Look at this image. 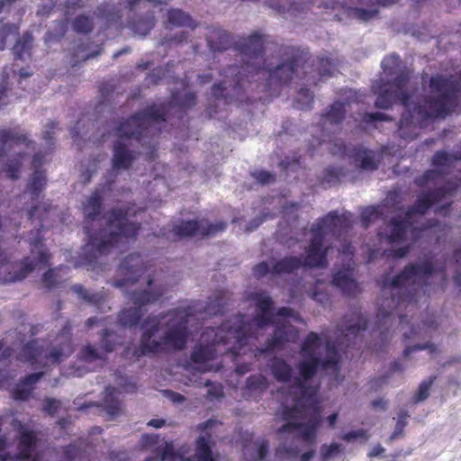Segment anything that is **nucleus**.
Instances as JSON below:
<instances>
[{
	"mask_svg": "<svg viewBox=\"0 0 461 461\" xmlns=\"http://www.w3.org/2000/svg\"><path fill=\"white\" fill-rule=\"evenodd\" d=\"M336 343L326 334L319 337L310 333L303 344L302 360L295 375L283 359L273 360L272 374L282 384L276 396L280 402L277 416L285 421L276 430L281 444L278 452L295 455L301 444L315 439L321 415L317 398L318 384L313 376L321 366L337 379L339 356Z\"/></svg>",
	"mask_w": 461,
	"mask_h": 461,
	"instance_id": "nucleus-1",
	"label": "nucleus"
},
{
	"mask_svg": "<svg viewBox=\"0 0 461 461\" xmlns=\"http://www.w3.org/2000/svg\"><path fill=\"white\" fill-rule=\"evenodd\" d=\"M255 304V316L250 322L243 316H234L217 330L206 328L202 333L198 346L192 353L194 369L199 372L216 371L221 367L217 357L224 353L240 355L248 341L267 332H273L266 348L258 349L261 354L266 350L274 349L284 341L296 339L297 331L293 322L301 321L298 313L289 308H281L274 317L272 300L265 292H258L251 295Z\"/></svg>",
	"mask_w": 461,
	"mask_h": 461,
	"instance_id": "nucleus-2",
	"label": "nucleus"
},
{
	"mask_svg": "<svg viewBox=\"0 0 461 461\" xmlns=\"http://www.w3.org/2000/svg\"><path fill=\"white\" fill-rule=\"evenodd\" d=\"M383 73L387 82L382 78L373 86L377 95L375 105L379 108H388L395 102H400L404 107L399 122L400 135L403 139H412L418 134V130L426 124V121L438 116H445L455 109L459 103L454 81L448 82L441 77L430 78L427 95L422 100L408 94L411 83L408 73L401 68L399 57L392 54L382 61Z\"/></svg>",
	"mask_w": 461,
	"mask_h": 461,
	"instance_id": "nucleus-3",
	"label": "nucleus"
},
{
	"mask_svg": "<svg viewBox=\"0 0 461 461\" xmlns=\"http://www.w3.org/2000/svg\"><path fill=\"white\" fill-rule=\"evenodd\" d=\"M442 280L443 275L433 267L430 260L410 267L394 278L385 276L375 321L381 335L393 322V310L401 308L405 303L418 302L434 290L432 284Z\"/></svg>",
	"mask_w": 461,
	"mask_h": 461,
	"instance_id": "nucleus-4",
	"label": "nucleus"
},
{
	"mask_svg": "<svg viewBox=\"0 0 461 461\" xmlns=\"http://www.w3.org/2000/svg\"><path fill=\"white\" fill-rule=\"evenodd\" d=\"M352 215L349 212L339 216L330 213L312 228L309 232L311 243L306 249L303 262L297 258H285L278 262L270 260L262 262L254 268V275L262 277L270 275H282L293 272L301 266L309 267H324L327 256L332 248H324V244L331 237H339L341 232L351 226Z\"/></svg>",
	"mask_w": 461,
	"mask_h": 461,
	"instance_id": "nucleus-5",
	"label": "nucleus"
},
{
	"mask_svg": "<svg viewBox=\"0 0 461 461\" xmlns=\"http://www.w3.org/2000/svg\"><path fill=\"white\" fill-rule=\"evenodd\" d=\"M193 321L194 316L186 310H174L159 317H149L141 326V354L182 349L187 340L188 325Z\"/></svg>",
	"mask_w": 461,
	"mask_h": 461,
	"instance_id": "nucleus-6",
	"label": "nucleus"
},
{
	"mask_svg": "<svg viewBox=\"0 0 461 461\" xmlns=\"http://www.w3.org/2000/svg\"><path fill=\"white\" fill-rule=\"evenodd\" d=\"M165 107L161 104L154 105L145 110L140 114L131 117L127 122L122 123L116 129L115 135L118 138L114 145V153L113 158V170L126 169L133 160L132 154L128 150L125 141L131 138H136L144 141L143 145H148L149 152L147 156L153 158V149L155 146L150 141L146 142L145 138L149 134L158 130V125L166 120Z\"/></svg>",
	"mask_w": 461,
	"mask_h": 461,
	"instance_id": "nucleus-7",
	"label": "nucleus"
},
{
	"mask_svg": "<svg viewBox=\"0 0 461 461\" xmlns=\"http://www.w3.org/2000/svg\"><path fill=\"white\" fill-rule=\"evenodd\" d=\"M133 213L131 209L124 212L119 210L100 218V222H105L106 228L101 230L98 237L90 235L87 231L89 240L83 248L84 257L77 265L92 266L98 256L110 253L112 249L128 243L138 230L130 220Z\"/></svg>",
	"mask_w": 461,
	"mask_h": 461,
	"instance_id": "nucleus-8",
	"label": "nucleus"
},
{
	"mask_svg": "<svg viewBox=\"0 0 461 461\" xmlns=\"http://www.w3.org/2000/svg\"><path fill=\"white\" fill-rule=\"evenodd\" d=\"M263 45L264 39L258 33L252 34L246 40L245 46L242 50V59L244 60V65L242 66L241 70L237 71L238 68L236 67L229 68L228 73L233 78H231V80L225 79L221 85L213 86L212 92L216 97L224 95V91L227 90V85L230 86L231 83H234L235 86H241L245 81V77L248 78L249 74L254 72L263 76L267 73L269 77L268 86L270 87L278 82L286 83L292 78L294 74V66L293 62L282 64L277 66L275 69L268 68L267 71L265 69L258 70L256 68L255 63H258L260 60L259 54L263 50Z\"/></svg>",
	"mask_w": 461,
	"mask_h": 461,
	"instance_id": "nucleus-9",
	"label": "nucleus"
},
{
	"mask_svg": "<svg viewBox=\"0 0 461 461\" xmlns=\"http://www.w3.org/2000/svg\"><path fill=\"white\" fill-rule=\"evenodd\" d=\"M420 219L407 211L404 219L400 215L393 217L390 224L378 233L379 244L368 248V261L374 260L378 254L387 257L402 258L407 253V247L400 246L404 240L416 239L420 232Z\"/></svg>",
	"mask_w": 461,
	"mask_h": 461,
	"instance_id": "nucleus-10",
	"label": "nucleus"
},
{
	"mask_svg": "<svg viewBox=\"0 0 461 461\" xmlns=\"http://www.w3.org/2000/svg\"><path fill=\"white\" fill-rule=\"evenodd\" d=\"M217 425L215 420H209L198 426L201 433L196 440V450L194 456L185 457L186 452L183 447L176 453L173 443L166 442L161 453L155 457L156 461H213L210 441L211 435Z\"/></svg>",
	"mask_w": 461,
	"mask_h": 461,
	"instance_id": "nucleus-11",
	"label": "nucleus"
},
{
	"mask_svg": "<svg viewBox=\"0 0 461 461\" xmlns=\"http://www.w3.org/2000/svg\"><path fill=\"white\" fill-rule=\"evenodd\" d=\"M23 148L32 150L34 148L28 141L24 133L17 131H2L0 133V161H10L6 165V172L11 178L18 176L17 172L20 163L17 156H21Z\"/></svg>",
	"mask_w": 461,
	"mask_h": 461,
	"instance_id": "nucleus-12",
	"label": "nucleus"
},
{
	"mask_svg": "<svg viewBox=\"0 0 461 461\" xmlns=\"http://www.w3.org/2000/svg\"><path fill=\"white\" fill-rule=\"evenodd\" d=\"M72 353L70 340L67 331L58 339L57 344L51 349H44L38 340H34L23 348V357L39 365H48L62 361Z\"/></svg>",
	"mask_w": 461,
	"mask_h": 461,
	"instance_id": "nucleus-13",
	"label": "nucleus"
},
{
	"mask_svg": "<svg viewBox=\"0 0 461 461\" xmlns=\"http://www.w3.org/2000/svg\"><path fill=\"white\" fill-rule=\"evenodd\" d=\"M144 283L147 287L141 292L133 290L130 298L132 305L120 313L119 321L122 325L129 327L135 325L145 312V304L154 302L162 294L160 292H154L149 276L144 278Z\"/></svg>",
	"mask_w": 461,
	"mask_h": 461,
	"instance_id": "nucleus-14",
	"label": "nucleus"
},
{
	"mask_svg": "<svg viewBox=\"0 0 461 461\" xmlns=\"http://www.w3.org/2000/svg\"><path fill=\"white\" fill-rule=\"evenodd\" d=\"M142 273V259L139 255H131L123 259L117 269L114 285L127 289L140 280Z\"/></svg>",
	"mask_w": 461,
	"mask_h": 461,
	"instance_id": "nucleus-15",
	"label": "nucleus"
},
{
	"mask_svg": "<svg viewBox=\"0 0 461 461\" xmlns=\"http://www.w3.org/2000/svg\"><path fill=\"white\" fill-rule=\"evenodd\" d=\"M226 224L223 222L215 225L210 224L208 221L203 219L197 221H182L178 225H175L172 233L167 235V239L182 238L187 236L209 235L214 234L219 230H224Z\"/></svg>",
	"mask_w": 461,
	"mask_h": 461,
	"instance_id": "nucleus-16",
	"label": "nucleus"
},
{
	"mask_svg": "<svg viewBox=\"0 0 461 461\" xmlns=\"http://www.w3.org/2000/svg\"><path fill=\"white\" fill-rule=\"evenodd\" d=\"M366 321L359 312H353L347 316L343 324L338 329V345L340 348L348 346L356 339L358 332L366 328Z\"/></svg>",
	"mask_w": 461,
	"mask_h": 461,
	"instance_id": "nucleus-17",
	"label": "nucleus"
},
{
	"mask_svg": "<svg viewBox=\"0 0 461 461\" xmlns=\"http://www.w3.org/2000/svg\"><path fill=\"white\" fill-rule=\"evenodd\" d=\"M36 265L26 259L15 265L0 260V283L16 282L23 280L30 272L35 269Z\"/></svg>",
	"mask_w": 461,
	"mask_h": 461,
	"instance_id": "nucleus-18",
	"label": "nucleus"
},
{
	"mask_svg": "<svg viewBox=\"0 0 461 461\" xmlns=\"http://www.w3.org/2000/svg\"><path fill=\"white\" fill-rule=\"evenodd\" d=\"M118 384L120 389H116L114 387H108L106 389V395L104 399V406L107 409V411L113 416L116 415L120 411L119 394L122 392H132L135 388L134 383L130 381L127 377H120Z\"/></svg>",
	"mask_w": 461,
	"mask_h": 461,
	"instance_id": "nucleus-19",
	"label": "nucleus"
},
{
	"mask_svg": "<svg viewBox=\"0 0 461 461\" xmlns=\"http://www.w3.org/2000/svg\"><path fill=\"white\" fill-rule=\"evenodd\" d=\"M20 426L19 461H41L35 435Z\"/></svg>",
	"mask_w": 461,
	"mask_h": 461,
	"instance_id": "nucleus-20",
	"label": "nucleus"
},
{
	"mask_svg": "<svg viewBox=\"0 0 461 461\" xmlns=\"http://www.w3.org/2000/svg\"><path fill=\"white\" fill-rule=\"evenodd\" d=\"M397 0H352L357 5L354 7L348 6L353 10L354 15L358 21L366 22L374 18L377 14V5H390Z\"/></svg>",
	"mask_w": 461,
	"mask_h": 461,
	"instance_id": "nucleus-21",
	"label": "nucleus"
},
{
	"mask_svg": "<svg viewBox=\"0 0 461 461\" xmlns=\"http://www.w3.org/2000/svg\"><path fill=\"white\" fill-rule=\"evenodd\" d=\"M110 336L109 333L105 334V349L98 350L91 346H87L82 350L81 357L88 365L86 367L88 370H93L102 366L104 361V353L111 352L114 349V347L108 343Z\"/></svg>",
	"mask_w": 461,
	"mask_h": 461,
	"instance_id": "nucleus-22",
	"label": "nucleus"
},
{
	"mask_svg": "<svg viewBox=\"0 0 461 461\" xmlns=\"http://www.w3.org/2000/svg\"><path fill=\"white\" fill-rule=\"evenodd\" d=\"M332 285L339 288L346 294H354L358 292V285L353 278L349 264H348L347 268H344L334 275Z\"/></svg>",
	"mask_w": 461,
	"mask_h": 461,
	"instance_id": "nucleus-23",
	"label": "nucleus"
},
{
	"mask_svg": "<svg viewBox=\"0 0 461 461\" xmlns=\"http://www.w3.org/2000/svg\"><path fill=\"white\" fill-rule=\"evenodd\" d=\"M461 154H447L445 151H439L436 153L433 158V165L435 167L434 170L428 171L424 175V181L429 182L430 180H433L436 177V175L438 174H443L444 173V167H449L452 162L456 159H460Z\"/></svg>",
	"mask_w": 461,
	"mask_h": 461,
	"instance_id": "nucleus-24",
	"label": "nucleus"
},
{
	"mask_svg": "<svg viewBox=\"0 0 461 461\" xmlns=\"http://www.w3.org/2000/svg\"><path fill=\"white\" fill-rule=\"evenodd\" d=\"M267 442L264 438H258L246 445L243 450L246 461H262L267 455Z\"/></svg>",
	"mask_w": 461,
	"mask_h": 461,
	"instance_id": "nucleus-25",
	"label": "nucleus"
},
{
	"mask_svg": "<svg viewBox=\"0 0 461 461\" xmlns=\"http://www.w3.org/2000/svg\"><path fill=\"white\" fill-rule=\"evenodd\" d=\"M447 193H449V190H447ZM439 195L445 198L446 192L438 191L434 194H423L419 197L415 207L410 209L409 211L420 220L423 213L432 203L440 202L441 198L438 197Z\"/></svg>",
	"mask_w": 461,
	"mask_h": 461,
	"instance_id": "nucleus-26",
	"label": "nucleus"
},
{
	"mask_svg": "<svg viewBox=\"0 0 461 461\" xmlns=\"http://www.w3.org/2000/svg\"><path fill=\"white\" fill-rule=\"evenodd\" d=\"M354 160L357 165L366 170H372L376 167V156L372 150L363 148L354 149Z\"/></svg>",
	"mask_w": 461,
	"mask_h": 461,
	"instance_id": "nucleus-27",
	"label": "nucleus"
},
{
	"mask_svg": "<svg viewBox=\"0 0 461 461\" xmlns=\"http://www.w3.org/2000/svg\"><path fill=\"white\" fill-rule=\"evenodd\" d=\"M41 374H32L29 375L25 380L16 385L13 392L14 397L16 400H26L30 396L33 384L40 379Z\"/></svg>",
	"mask_w": 461,
	"mask_h": 461,
	"instance_id": "nucleus-28",
	"label": "nucleus"
},
{
	"mask_svg": "<svg viewBox=\"0 0 461 461\" xmlns=\"http://www.w3.org/2000/svg\"><path fill=\"white\" fill-rule=\"evenodd\" d=\"M345 112L346 107L344 104L340 102L334 103L331 105L330 110L322 118L323 128L328 130L329 125L339 123L342 120Z\"/></svg>",
	"mask_w": 461,
	"mask_h": 461,
	"instance_id": "nucleus-29",
	"label": "nucleus"
},
{
	"mask_svg": "<svg viewBox=\"0 0 461 461\" xmlns=\"http://www.w3.org/2000/svg\"><path fill=\"white\" fill-rule=\"evenodd\" d=\"M32 41V34L29 32H26L23 35L22 39L19 40L14 48V55L19 58L20 59L25 60L26 58L30 57V48Z\"/></svg>",
	"mask_w": 461,
	"mask_h": 461,
	"instance_id": "nucleus-30",
	"label": "nucleus"
},
{
	"mask_svg": "<svg viewBox=\"0 0 461 461\" xmlns=\"http://www.w3.org/2000/svg\"><path fill=\"white\" fill-rule=\"evenodd\" d=\"M168 22L176 26H186L194 28L192 18L181 10H171L168 12Z\"/></svg>",
	"mask_w": 461,
	"mask_h": 461,
	"instance_id": "nucleus-31",
	"label": "nucleus"
},
{
	"mask_svg": "<svg viewBox=\"0 0 461 461\" xmlns=\"http://www.w3.org/2000/svg\"><path fill=\"white\" fill-rule=\"evenodd\" d=\"M101 195L98 192L94 193L91 197L84 203V213L87 219L95 221V217L99 212Z\"/></svg>",
	"mask_w": 461,
	"mask_h": 461,
	"instance_id": "nucleus-32",
	"label": "nucleus"
},
{
	"mask_svg": "<svg viewBox=\"0 0 461 461\" xmlns=\"http://www.w3.org/2000/svg\"><path fill=\"white\" fill-rule=\"evenodd\" d=\"M68 268L67 267H59L56 269H51L46 272L43 276V282L49 287L54 286L56 284L59 283L61 280L65 279L64 276H67Z\"/></svg>",
	"mask_w": 461,
	"mask_h": 461,
	"instance_id": "nucleus-33",
	"label": "nucleus"
},
{
	"mask_svg": "<svg viewBox=\"0 0 461 461\" xmlns=\"http://www.w3.org/2000/svg\"><path fill=\"white\" fill-rule=\"evenodd\" d=\"M357 4H354L352 0H348L345 2L344 0H329L326 3L327 8H331L333 10L335 9H341L344 13H346L349 17L354 18L356 20H358L353 14V10L349 9L348 6L355 7L357 6Z\"/></svg>",
	"mask_w": 461,
	"mask_h": 461,
	"instance_id": "nucleus-34",
	"label": "nucleus"
},
{
	"mask_svg": "<svg viewBox=\"0 0 461 461\" xmlns=\"http://www.w3.org/2000/svg\"><path fill=\"white\" fill-rule=\"evenodd\" d=\"M32 253L33 258H37L39 265H46L49 262L50 255L41 241H36L33 244Z\"/></svg>",
	"mask_w": 461,
	"mask_h": 461,
	"instance_id": "nucleus-35",
	"label": "nucleus"
},
{
	"mask_svg": "<svg viewBox=\"0 0 461 461\" xmlns=\"http://www.w3.org/2000/svg\"><path fill=\"white\" fill-rule=\"evenodd\" d=\"M45 183V177L43 174L40 171H35L31 178V182L29 184V189L32 193V195L38 196L39 192L41 190Z\"/></svg>",
	"mask_w": 461,
	"mask_h": 461,
	"instance_id": "nucleus-36",
	"label": "nucleus"
},
{
	"mask_svg": "<svg viewBox=\"0 0 461 461\" xmlns=\"http://www.w3.org/2000/svg\"><path fill=\"white\" fill-rule=\"evenodd\" d=\"M382 213H383L382 208L379 210L375 207L366 208L361 213V221H362L363 225L367 227L371 221H374L376 219H378L379 215Z\"/></svg>",
	"mask_w": 461,
	"mask_h": 461,
	"instance_id": "nucleus-37",
	"label": "nucleus"
},
{
	"mask_svg": "<svg viewBox=\"0 0 461 461\" xmlns=\"http://www.w3.org/2000/svg\"><path fill=\"white\" fill-rule=\"evenodd\" d=\"M312 102V95L308 89H302L295 99V105L300 109L310 108Z\"/></svg>",
	"mask_w": 461,
	"mask_h": 461,
	"instance_id": "nucleus-38",
	"label": "nucleus"
},
{
	"mask_svg": "<svg viewBox=\"0 0 461 461\" xmlns=\"http://www.w3.org/2000/svg\"><path fill=\"white\" fill-rule=\"evenodd\" d=\"M92 21L86 16H78L74 23L73 28L78 32H87L92 28Z\"/></svg>",
	"mask_w": 461,
	"mask_h": 461,
	"instance_id": "nucleus-39",
	"label": "nucleus"
},
{
	"mask_svg": "<svg viewBox=\"0 0 461 461\" xmlns=\"http://www.w3.org/2000/svg\"><path fill=\"white\" fill-rule=\"evenodd\" d=\"M323 284L320 279L317 280L312 297L318 303L325 304L329 301V294L323 291Z\"/></svg>",
	"mask_w": 461,
	"mask_h": 461,
	"instance_id": "nucleus-40",
	"label": "nucleus"
},
{
	"mask_svg": "<svg viewBox=\"0 0 461 461\" xmlns=\"http://www.w3.org/2000/svg\"><path fill=\"white\" fill-rule=\"evenodd\" d=\"M367 432L364 429H357L350 432H348L343 435L342 438L348 442H353L357 439L366 440L368 438Z\"/></svg>",
	"mask_w": 461,
	"mask_h": 461,
	"instance_id": "nucleus-41",
	"label": "nucleus"
},
{
	"mask_svg": "<svg viewBox=\"0 0 461 461\" xmlns=\"http://www.w3.org/2000/svg\"><path fill=\"white\" fill-rule=\"evenodd\" d=\"M408 418V415L406 412L404 411H401L397 417V421H396V426H395V429H394V431L392 435V438H397L398 436H400L403 430V428L405 427Z\"/></svg>",
	"mask_w": 461,
	"mask_h": 461,
	"instance_id": "nucleus-42",
	"label": "nucleus"
},
{
	"mask_svg": "<svg viewBox=\"0 0 461 461\" xmlns=\"http://www.w3.org/2000/svg\"><path fill=\"white\" fill-rule=\"evenodd\" d=\"M205 385L208 387L207 397L210 400L217 399L222 394V388L219 384H212L206 381Z\"/></svg>",
	"mask_w": 461,
	"mask_h": 461,
	"instance_id": "nucleus-43",
	"label": "nucleus"
},
{
	"mask_svg": "<svg viewBox=\"0 0 461 461\" xmlns=\"http://www.w3.org/2000/svg\"><path fill=\"white\" fill-rule=\"evenodd\" d=\"M248 385L249 388L254 390H263L267 388V383L265 377L258 375L250 377L248 381Z\"/></svg>",
	"mask_w": 461,
	"mask_h": 461,
	"instance_id": "nucleus-44",
	"label": "nucleus"
},
{
	"mask_svg": "<svg viewBox=\"0 0 461 461\" xmlns=\"http://www.w3.org/2000/svg\"><path fill=\"white\" fill-rule=\"evenodd\" d=\"M430 384L431 381H424L420 384L419 391L414 397L415 402H421L429 396Z\"/></svg>",
	"mask_w": 461,
	"mask_h": 461,
	"instance_id": "nucleus-45",
	"label": "nucleus"
},
{
	"mask_svg": "<svg viewBox=\"0 0 461 461\" xmlns=\"http://www.w3.org/2000/svg\"><path fill=\"white\" fill-rule=\"evenodd\" d=\"M72 290L74 291V293L78 294L79 297H82L86 301L95 303L98 302L97 295L88 294V293L80 285H74L72 287Z\"/></svg>",
	"mask_w": 461,
	"mask_h": 461,
	"instance_id": "nucleus-46",
	"label": "nucleus"
},
{
	"mask_svg": "<svg viewBox=\"0 0 461 461\" xmlns=\"http://www.w3.org/2000/svg\"><path fill=\"white\" fill-rule=\"evenodd\" d=\"M340 451V445L338 443H332L329 446H323L321 448V454L324 459H328Z\"/></svg>",
	"mask_w": 461,
	"mask_h": 461,
	"instance_id": "nucleus-47",
	"label": "nucleus"
},
{
	"mask_svg": "<svg viewBox=\"0 0 461 461\" xmlns=\"http://www.w3.org/2000/svg\"><path fill=\"white\" fill-rule=\"evenodd\" d=\"M252 176H254V178L257 181H258V182H260L262 184L270 183L273 180V178H274V176L270 173H268L267 171H263V170H261V171H255L252 174Z\"/></svg>",
	"mask_w": 461,
	"mask_h": 461,
	"instance_id": "nucleus-48",
	"label": "nucleus"
},
{
	"mask_svg": "<svg viewBox=\"0 0 461 461\" xmlns=\"http://www.w3.org/2000/svg\"><path fill=\"white\" fill-rule=\"evenodd\" d=\"M129 5L131 9H134L137 6H150L155 5L154 0H129Z\"/></svg>",
	"mask_w": 461,
	"mask_h": 461,
	"instance_id": "nucleus-49",
	"label": "nucleus"
},
{
	"mask_svg": "<svg viewBox=\"0 0 461 461\" xmlns=\"http://www.w3.org/2000/svg\"><path fill=\"white\" fill-rule=\"evenodd\" d=\"M60 405V402L54 399H48L45 403V410L49 413H54L58 411L59 407Z\"/></svg>",
	"mask_w": 461,
	"mask_h": 461,
	"instance_id": "nucleus-50",
	"label": "nucleus"
},
{
	"mask_svg": "<svg viewBox=\"0 0 461 461\" xmlns=\"http://www.w3.org/2000/svg\"><path fill=\"white\" fill-rule=\"evenodd\" d=\"M425 348H429V353H432L435 348L432 345H426V346H420V345H415L413 347H407L405 349H404V354L405 356H410L412 352L416 351V350H420V349H425Z\"/></svg>",
	"mask_w": 461,
	"mask_h": 461,
	"instance_id": "nucleus-51",
	"label": "nucleus"
},
{
	"mask_svg": "<svg viewBox=\"0 0 461 461\" xmlns=\"http://www.w3.org/2000/svg\"><path fill=\"white\" fill-rule=\"evenodd\" d=\"M339 256L342 258V260H351V256L353 255V250L350 245L343 244L342 251L339 250Z\"/></svg>",
	"mask_w": 461,
	"mask_h": 461,
	"instance_id": "nucleus-52",
	"label": "nucleus"
},
{
	"mask_svg": "<svg viewBox=\"0 0 461 461\" xmlns=\"http://www.w3.org/2000/svg\"><path fill=\"white\" fill-rule=\"evenodd\" d=\"M384 119L385 116L383 113H366L363 115V120L366 122L383 121Z\"/></svg>",
	"mask_w": 461,
	"mask_h": 461,
	"instance_id": "nucleus-53",
	"label": "nucleus"
},
{
	"mask_svg": "<svg viewBox=\"0 0 461 461\" xmlns=\"http://www.w3.org/2000/svg\"><path fill=\"white\" fill-rule=\"evenodd\" d=\"M220 307H221V303L219 300L215 302H211L206 308V312L209 314H215L220 311Z\"/></svg>",
	"mask_w": 461,
	"mask_h": 461,
	"instance_id": "nucleus-54",
	"label": "nucleus"
},
{
	"mask_svg": "<svg viewBox=\"0 0 461 461\" xmlns=\"http://www.w3.org/2000/svg\"><path fill=\"white\" fill-rule=\"evenodd\" d=\"M100 53V50H96L95 52H89V53H86L85 50H78L77 52V57L78 59H88L90 58H93L96 55H98Z\"/></svg>",
	"mask_w": 461,
	"mask_h": 461,
	"instance_id": "nucleus-55",
	"label": "nucleus"
},
{
	"mask_svg": "<svg viewBox=\"0 0 461 461\" xmlns=\"http://www.w3.org/2000/svg\"><path fill=\"white\" fill-rule=\"evenodd\" d=\"M153 26V21L151 20H149L145 25H144V28H140V27H136L135 31L137 33L140 34V35H146L149 30L152 28Z\"/></svg>",
	"mask_w": 461,
	"mask_h": 461,
	"instance_id": "nucleus-56",
	"label": "nucleus"
},
{
	"mask_svg": "<svg viewBox=\"0 0 461 461\" xmlns=\"http://www.w3.org/2000/svg\"><path fill=\"white\" fill-rule=\"evenodd\" d=\"M321 73L322 75H330L332 73L331 64L329 59L321 61Z\"/></svg>",
	"mask_w": 461,
	"mask_h": 461,
	"instance_id": "nucleus-57",
	"label": "nucleus"
},
{
	"mask_svg": "<svg viewBox=\"0 0 461 461\" xmlns=\"http://www.w3.org/2000/svg\"><path fill=\"white\" fill-rule=\"evenodd\" d=\"M166 394L174 402H182L184 401V397L180 393L167 391Z\"/></svg>",
	"mask_w": 461,
	"mask_h": 461,
	"instance_id": "nucleus-58",
	"label": "nucleus"
},
{
	"mask_svg": "<svg viewBox=\"0 0 461 461\" xmlns=\"http://www.w3.org/2000/svg\"><path fill=\"white\" fill-rule=\"evenodd\" d=\"M338 412H335V413H332L331 415H329L327 418H326V420L327 422L329 423V426L330 428L334 427L337 420H338Z\"/></svg>",
	"mask_w": 461,
	"mask_h": 461,
	"instance_id": "nucleus-59",
	"label": "nucleus"
},
{
	"mask_svg": "<svg viewBox=\"0 0 461 461\" xmlns=\"http://www.w3.org/2000/svg\"><path fill=\"white\" fill-rule=\"evenodd\" d=\"M164 423H165V421L163 420L155 419V420H149L148 425L155 427V428H161Z\"/></svg>",
	"mask_w": 461,
	"mask_h": 461,
	"instance_id": "nucleus-60",
	"label": "nucleus"
},
{
	"mask_svg": "<svg viewBox=\"0 0 461 461\" xmlns=\"http://www.w3.org/2000/svg\"><path fill=\"white\" fill-rule=\"evenodd\" d=\"M384 451V448L381 446H376L373 447V449L370 451L369 456H376L380 455Z\"/></svg>",
	"mask_w": 461,
	"mask_h": 461,
	"instance_id": "nucleus-61",
	"label": "nucleus"
},
{
	"mask_svg": "<svg viewBox=\"0 0 461 461\" xmlns=\"http://www.w3.org/2000/svg\"><path fill=\"white\" fill-rule=\"evenodd\" d=\"M313 456L312 451H307L303 453L301 456V461H309Z\"/></svg>",
	"mask_w": 461,
	"mask_h": 461,
	"instance_id": "nucleus-62",
	"label": "nucleus"
},
{
	"mask_svg": "<svg viewBox=\"0 0 461 461\" xmlns=\"http://www.w3.org/2000/svg\"><path fill=\"white\" fill-rule=\"evenodd\" d=\"M420 331L416 330L415 329H411V334H408L407 331H403V336L405 338H411L412 336L420 335Z\"/></svg>",
	"mask_w": 461,
	"mask_h": 461,
	"instance_id": "nucleus-63",
	"label": "nucleus"
},
{
	"mask_svg": "<svg viewBox=\"0 0 461 461\" xmlns=\"http://www.w3.org/2000/svg\"><path fill=\"white\" fill-rule=\"evenodd\" d=\"M385 404H386V402L382 401V400L375 401L373 402V405L375 408H382V409H384L385 407Z\"/></svg>",
	"mask_w": 461,
	"mask_h": 461,
	"instance_id": "nucleus-64",
	"label": "nucleus"
}]
</instances>
